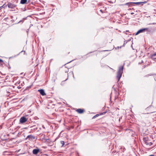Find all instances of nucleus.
Returning a JSON list of instances; mask_svg holds the SVG:
<instances>
[{
	"instance_id": "7ed1b4c3",
	"label": "nucleus",
	"mask_w": 156,
	"mask_h": 156,
	"mask_svg": "<svg viewBox=\"0 0 156 156\" xmlns=\"http://www.w3.org/2000/svg\"><path fill=\"white\" fill-rule=\"evenodd\" d=\"M149 29L147 28H143L139 30L136 33V35H138L139 34L141 33H143L145 32V31H148Z\"/></svg>"
},
{
	"instance_id": "dca6fc26",
	"label": "nucleus",
	"mask_w": 156,
	"mask_h": 156,
	"mask_svg": "<svg viewBox=\"0 0 156 156\" xmlns=\"http://www.w3.org/2000/svg\"><path fill=\"white\" fill-rule=\"evenodd\" d=\"M122 117H120V118H119V122H120V119H122Z\"/></svg>"
},
{
	"instance_id": "2eb2a0df",
	"label": "nucleus",
	"mask_w": 156,
	"mask_h": 156,
	"mask_svg": "<svg viewBox=\"0 0 156 156\" xmlns=\"http://www.w3.org/2000/svg\"><path fill=\"white\" fill-rule=\"evenodd\" d=\"M99 116L98 114H97L93 117V118H95Z\"/></svg>"
},
{
	"instance_id": "6ab92c4d",
	"label": "nucleus",
	"mask_w": 156,
	"mask_h": 156,
	"mask_svg": "<svg viewBox=\"0 0 156 156\" xmlns=\"http://www.w3.org/2000/svg\"><path fill=\"white\" fill-rule=\"evenodd\" d=\"M134 14V13H133V12H131V15H133V14Z\"/></svg>"
},
{
	"instance_id": "f3484780",
	"label": "nucleus",
	"mask_w": 156,
	"mask_h": 156,
	"mask_svg": "<svg viewBox=\"0 0 156 156\" xmlns=\"http://www.w3.org/2000/svg\"><path fill=\"white\" fill-rule=\"evenodd\" d=\"M156 23H150L149 24H155Z\"/></svg>"
},
{
	"instance_id": "9b49d317",
	"label": "nucleus",
	"mask_w": 156,
	"mask_h": 156,
	"mask_svg": "<svg viewBox=\"0 0 156 156\" xmlns=\"http://www.w3.org/2000/svg\"><path fill=\"white\" fill-rule=\"evenodd\" d=\"M76 111L79 113H82L83 112V110L81 109H78L76 110Z\"/></svg>"
},
{
	"instance_id": "0eeeda50",
	"label": "nucleus",
	"mask_w": 156,
	"mask_h": 156,
	"mask_svg": "<svg viewBox=\"0 0 156 156\" xmlns=\"http://www.w3.org/2000/svg\"><path fill=\"white\" fill-rule=\"evenodd\" d=\"M38 91L40 93V94L43 96L46 95V94L43 89H40L38 90Z\"/></svg>"
},
{
	"instance_id": "a211bd4d",
	"label": "nucleus",
	"mask_w": 156,
	"mask_h": 156,
	"mask_svg": "<svg viewBox=\"0 0 156 156\" xmlns=\"http://www.w3.org/2000/svg\"><path fill=\"white\" fill-rule=\"evenodd\" d=\"M149 156H155L154 155H153V154H152V155H150Z\"/></svg>"
},
{
	"instance_id": "f03ea898",
	"label": "nucleus",
	"mask_w": 156,
	"mask_h": 156,
	"mask_svg": "<svg viewBox=\"0 0 156 156\" xmlns=\"http://www.w3.org/2000/svg\"><path fill=\"white\" fill-rule=\"evenodd\" d=\"M146 3H147V2L146 1L139 2H131L126 3L125 4V5H127L129 3H132V4H136V5H143L144 4H145Z\"/></svg>"
},
{
	"instance_id": "1a4fd4ad",
	"label": "nucleus",
	"mask_w": 156,
	"mask_h": 156,
	"mask_svg": "<svg viewBox=\"0 0 156 156\" xmlns=\"http://www.w3.org/2000/svg\"><path fill=\"white\" fill-rule=\"evenodd\" d=\"M20 3L22 4H27V0H21Z\"/></svg>"
},
{
	"instance_id": "f257e3e1",
	"label": "nucleus",
	"mask_w": 156,
	"mask_h": 156,
	"mask_svg": "<svg viewBox=\"0 0 156 156\" xmlns=\"http://www.w3.org/2000/svg\"><path fill=\"white\" fill-rule=\"evenodd\" d=\"M123 66H120L119 67V70L118 72L117 76V78L118 79V81H119L122 76V75L123 73Z\"/></svg>"
},
{
	"instance_id": "423d86ee",
	"label": "nucleus",
	"mask_w": 156,
	"mask_h": 156,
	"mask_svg": "<svg viewBox=\"0 0 156 156\" xmlns=\"http://www.w3.org/2000/svg\"><path fill=\"white\" fill-rule=\"evenodd\" d=\"M35 138V137L34 136H33V135H29L28 136L26 139H29V140H34Z\"/></svg>"
},
{
	"instance_id": "f8f14e48",
	"label": "nucleus",
	"mask_w": 156,
	"mask_h": 156,
	"mask_svg": "<svg viewBox=\"0 0 156 156\" xmlns=\"http://www.w3.org/2000/svg\"><path fill=\"white\" fill-rule=\"evenodd\" d=\"M151 58L154 60L156 59V53H154L151 56Z\"/></svg>"
},
{
	"instance_id": "4468645a",
	"label": "nucleus",
	"mask_w": 156,
	"mask_h": 156,
	"mask_svg": "<svg viewBox=\"0 0 156 156\" xmlns=\"http://www.w3.org/2000/svg\"><path fill=\"white\" fill-rule=\"evenodd\" d=\"M60 143H61V144H62V146H63V145H64V141H60Z\"/></svg>"
},
{
	"instance_id": "9d476101",
	"label": "nucleus",
	"mask_w": 156,
	"mask_h": 156,
	"mask_svg": "<svg viewBox=\"0 0 156 156\" xmlns=\"http://www.w3.org/2000/svg\"><path fill=\"white\" fill-rule=\"evenodd\" d=\"M143 140L145 144H146L148 142V138L147 137H144L143 138Z\"/></svg>"
},
{
	"instance_id": "39448f33",
	"label": "nucleus",
	"mask_w": 156,
	"mask_h": 156,
	"mask_svg": "<svg viewBox=\"0 0 156 156\" xmlns=\"http://www.w3.org/2000/svg\"><path fill=\"white\" fill-rule=\"evenodd\" d=\"M27 120V119L25 117H23L20 118V122L21 123H23L26 122Z\"/></svg>"
},
{
	"instance_id": "ddd939ff",
	"label": "nucleus",
	"mask_w": 156,
	"mask_h": 156,
	"mask_svg": "<svg viewBox=\"0 0 156 156\" xmlns=\"http://www.w3.org/2000/svg\"><path fill=\"white\" fill-rule=\"evenodd\" d=\"M146 144L147 145H149V146H151L153 144V143L151 142H148Z\"/></svg>"
},
{
	"instance_id": "aec40b11",
	"label": "nucleus",
	"mask_w": 156,
	"mask_h": 156,
	"mask_svg": "<svg viewBox=\"0 0 156 156\" xmlns=\"http://www.w3.org/2000/svg\"><path fill=\"white\" fill-rule=\"evenodd\" d=\"M2 6H1V7H0V10L2 9Z\"/></svg>"
},
{
	"instance_id": "20e7f679",
	"label": "nucleus",
	"mask_w": 156,
	"mask_h": 156,
	"mask_svg": "<svg viewBox=\"0 0 156 156\" xmlns=\"http://www.w3.org/2000/svg\"><path fill=\"white\" fill-rule=\"evenodd\" d=\"M7 5L9 8L11 9H13L17 6V5L13 3H9Z\"/></svg>"
},
{
	"instance_id": "6e6552de",
	"label": "nucleus",
	"mask_w": 156,
	"mask_h": 156,
	"mask_svg": "<svg viewBox=\"0 0 156 156\" xmlns=\"http://www.w3.org/2000/svg\"><path fill=\"white\" fill-rule=\"evenodd\" d=\"M40 151V149H34L33 151V153L34 154H37Z\"/></svg>"
}]
</instances>
